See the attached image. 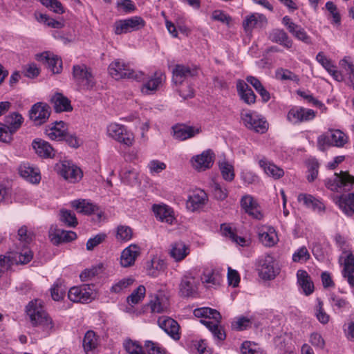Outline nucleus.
<instances>
[{
  "mask_svg": "<svg viewBox=\"0 0 354 354\" xmlns=\"http://www.w3.org/2000/svg\"><path fill=\"white\" fill-rule=\"evenodd\" d=\"M26 312L33 326H40L48 334L53 331V322L44 310L40 300L30 301L26 307Z\"/></svg>",
  "mask_w": 354,
  "mask_h": 354,
  "instance_id": "obj_1",
  "label": "nucleus"
},
{
  "mask_svg": "<svg viewBox=\"0 0 354 354\" xmlns=\"http://www.w3.org/2000/svg\"><path fill=\"white\" fill-rule=\"evenodd\" d=\"M194 315L196 317H204L205 319H212L213 320H201V323L212 333L214 336L218 340H223L225 338V334L221 327L218 325L221 319V315L218 311L207 307L196 308L194 310Z\"/></svg>",
  "mask_w": 354,
  "mask_h": 354,
  "instance_id": "obj_2",
  "label": "nucleus"
},
{
  "mask_svg": "<svg viewBox=\"0 0 354 354\" xmlns=\"http://www.w3.org/2000/svg\"><path fill=\"white\" fill-rule=\"evenodd\" d=\"M349 141L346 133L339 129H329L317 137V146L319 150L326 151L330 147L342 148Z\"/></svg>",
  "mask_w": 354,
  "mask_h": 354,
  "instance_id": "obj_3",
  "label": "nucleus"
},
{
  "mask_svg": "<svg viewBox=\"0 0 354 354\" xmlns=\"http://www.w3.org/2000/svg\"><path fill=\"white\" fill-rule=\"evenodd\" d=\"M353 185L354 177L346 171L335 173L333 176L325 180L326 187L330 191L337 193L351 191Z\"/></svg>",
  "mask_w": 354,
  "mask_h": 354,
  "instance_id": "obj_4",
  "label": "nucleus"
},
{
  "mask_svg": "<svg viewBox=\"0 0 354 354\" xmlns=\"http://www.w3.org/2000/svg\"><path fill=\"white\" fill-rule=\"evenodd\" d=\"M24 122L21 114L13 112L5 118L6 125L0 123V141L9 143L12 140V134L19 129Z\"/></svg>",
  "mask_w": 354,
  "mask_h": 354,
  "instance_id": "obj_5",
  "label": "nucleus"
},
{
  "mask_svg": "<svg viewBox=\"0 0 354 354\" xmlns=\"http://www.w3.org/2000/svg\"><path fill=\"white\" fill-rule=\"evenodd\" d=\"M257 270L259 276L263 280H272L279 273L278 264L270 254H266L259 259Z\"/></svg>",
  "mask_w": 354,
  "mask_h": 354,
  "instance_id": "obj_6",
  "label": "nucleus"
},
{
  "mask_svg": "<svg viewBox=\"0 0 354 354\" xmlns=\"http://www.w3.org/2000/svg\"><path fill=\"white\" fill-rule=\"evenodd\" d=\"M109 136L113 138L121 143V150L123 153L129 152L131 147L132 140L131 133L127 131L124 125L118 123H111L107 127Z\"/></svg>",
  "mask_w": 354,
  "mask_h": 354,
  "instance_id": "obj_7",
  "label": "nucleus"
},
{
  "mask_svg": "<svg viewBox=\"0 0 354 354\" xmlns=\"http://www.w3.org/2000/svg\"><path fill=\"white\" fill-rule=\"evenodd\" d=\"M75 82L81 89L91 90L95 85L91 71L85 64H77L73 67Z\"/></svg>",
  "mask_w": 354,
  "mask_h": 354,
  "instance_id": "obj_8",
  "label": "nucleus"
},
{
  "mask_svg": "<svg viewBox=\"0 0 354 354\" xmlns=\"http://www.w3.org/2000/svg\"><path fill=\"white\" fill-rule=\"evenodd\" d=\"M56 172L66 180L75 183L80 180L83 174L80 168L68 160H62L55 166Z\"/></svg>",
  "mask_w": 354,
  "mask_h": 354,
  "instance_id": "obj_9",
  "label": "nucleus"
},
{
  "mask_svg": "<svg viewBox=\"0 0 354 354\" xmlns=\"http://www.w3.org/2000/svg\"><path fill=\"white\" fill-rule=\"evenodd\" d=\"M95 297L93 286L88 284L72 287L68 292V299L76 303L87 304L94 300Z\"/></svg>",
  "mask_w": 354,
  "mask_h": 354,
  "instance_id": "obj_10",
  "label": "nucleus"
},
{
  "mask_svg": "<svg viewBox=\"0 0 354 354\" xmlns=\"http://www.w3.org/2000/svg\"><path fill=\"white\" fill-rule=\"evenodd\" d=\"M241 119L247 128L257 133H263L268 129L267 122L256 112L243 111L241 113Z\"/></svg>",
  "mask_w": 354,
  "mask_h": 354,
  "instance_id": "obj_11",
  "label": "nucleus"
},
{
  "mask_svg": "<svg viewBox=\"0 0 354 354\" xmlns=\"http://www.w3.org/2000/svg\"><path fill=\"white\" fill-rule=\"evenodd\" d=\"M166 76L161 71H156L151 77H147L146 80L140 87V91L144 95L155 93L164 84Z\"/></svg>",
  "mask_w": 354,
  "mask_h": 354,
  "instance_id": "obj_12",
  "label": "nucleus"
},
{
  "mask_svg": "<svg viewBox=\"0 0 354 354\" xmlns=\"http://www.w3.org/2000/svg\"><path fill=\"white\" fill-rule=\"evenodd\" d=\"M50 114V106L43 102L35 104L29 111L30 119L35 125H41L45 123Z\"/></svg>",
  "mask_w": 354,
  "mask_h": 354,
  "instance_id": "obj_13",
  "label": "nucleus"
},
{
  "mask_svg": "<svg viewBox=\"0 0 354 354\" xmlns=\"http://www.w3.org/2000/svg\"><path fill=\"white\" fill-rule=\"evenodd\" d=\"M207 201V194L203 189H196L189 195L186 206L189 211L195 212L203 208Z\"/></svg>",
  "mask_w": 354,
  "mask_h": 354,
  "instance_id": "obj_14",
  "label": "nucleus"
},
{
  "mask_svg": "<svg viewBox=\"0 0 354 354\" xmlns=\"http://www.w3.org/2000/svg\"><path fill=\"white\" fill-rule=\"evenodd\" d=\"M258 236L260 242L266 247H273L279 242L277 231L271 225H263L259 227Z\"/></svg>",
  "mask_w": 354,
  "mask_h": 354,
  "instance_id": "obj_15",
  "label": "nucleus"
},
{
  "mask_svg": "<svg viewBox=\"0 0 354 354\" xmlns=\"http://www.w3.org/2000/svg\"><path fill=\"white\" fill-rule=\"evenodd\" d=\"M282 24L287 28L289 32L297 39L301 41L305 44H310V37L301 26L294 23L288 16H285L282 19Z\"/></svg>",
  "mask_w": 354,
  "mask_h": 354,
  "instance_id": "obj_16",
  "label": "nucleus"
},
{
  "mask_svg": "<svg viewBox=\"0 0 354 354\" xmlns=\"http://www.w3.org/2000/svg\"><path fill=\"white\" fill-rule=\"evenodd\" d=\"M198 69L195 66L176 64L172 71V81L176 84H181L187 78L197 75Z\"/></svg>",
  "mask_w": 354,
  "mask_h": 354,
  "instance_id": "obj_17",
  "label": "nucleus"
},
{
  "mask_svg": "<svg viewBox=\"0 0 354 354\" xmlns=\"http://www.w3.org/2000/svg\"><path fill=\"white\" fill-rule=\"evenodd\" d=\"M315 117V112L312 109L303 107H293L288 113L287 119L292 124L313 120Z\"/></svg>",
  "mask_w": 354,
  "mask_h": 354,
  "instance_id": "obj_18",
  "label": "nucleus"
},
{
  "mask_svg": "<svg viewBox=\"0 0 354 354\" xmlns=\"http://www.w3.org/2000/svg\"><path fill=\"white\" fill-rule=\"evenodd\" d=\"M241 206L245 213L257 220H261L263 214L258 202L250 195L243 196L241 199Z\"/></svg>",
  "mask_w": 354,
  "mask_h": 354,
  "instance_id": "obj_19",
  "label": "nucleus"
},
{
  "mask_svg": "<svg viewBox=\"0 0 354 354\" xmlns=\"http://www.w3.org/2000/svg\"><path fill=\"white\" fill-rule=\"evenodd\" d=\"M173 136L179 140L192 138L201 132V128L198 126L177 124L172 127Z\"/></svg>",
  "mask_w": 354,
  "mask_h": 354,
  "instance_id": "obj_20",
  "label": "nucleus"
},
{
  "mask_svg": "<svg viewBox=\"0 0 354 354\" xmlns=\"http://www.w3.org/2000/svg\"><path fill=\"white\" fill-rule=\"evenodd\" d=\"M297 201L306 207L311 209L319 214H323L325 212L326 207L323 202L311 194H299L297 196Z\"/></svg>",
  "mask_w": 354,
  "mask_h": 354,
  "instance_id": "obj_21",
  "label": "nucleus"
},
{
  "mask_svg": "<svg viewBox=\"0 0 354 354\" xmlns=\"http://www.w3.org/2000/svg\"><path fill=\"white\" fill-rule=\"evenodd\" d=\"M19 173L23 178L32 184H38L41 180V174L39 168L28 162L20 165Z\"/></svg>",
  "mask_w": 354,
  "mask_h": 354,
  "instance_id": "obj_22",
  "label": "nucleus"
},
{
  "mask_svg": "<svg viewBox=\"0 0 354 354\" xmlns=\"http://www.w3.org/2000/svg\"><path fill=\"white\" fill-rule=\"evenodd\" d=\"M49 237L55 245L69 242L76 239L77 234L73 231H67L52 226L49 230Z\"/></svg>",
  "mask_w": 354,
  "mask_h": 354,
  "instance_id": "obj_23",
  "label": "nucleus"
},
{
  "mask_svg": "<svg viewBox=\"0 0 354 354\" xmlns=\"http://www.w3.org/2000/svg\"><path fill=\"white\" fill-rule=\"evenodd\" d=\"M198 281L191 274H185L180 283V293L181 296L188 297L194 294L198 288Z\"/></svg>",
  "mask_w": 354,
  "mask_h": 354,
  "instance_id": "obj_24",
  "label": "nucleus"
},
{
  "mask_svg": "<svg viewBox=\"0 0 354 354\" xmlns=\"http://www.w3.org/2000/svg\"><path fill=\"white\" fill-rule=\"evenodd\" d=\"M149 305L151 313H165L169 308V298L164 292H159L151 297Z\"/></svg>",
  "mask_w": 354,
  "mask_h": 354,
  "instance_id": "obj_25",
  "label": "nucleus"
},
{
  "mask_svg": "<svg viewBox=\"0 0 354 354\" xmlns=\"http://www.w3.org/2000/svg\"><path fill=\"white\" fill-rule=\"evenodd\" d=\"M153 212L158 220L173 225L176 221L174 210L167 205H153Z\"/></svg>",
  "mask_w": 354,
  "mask_h": 354,
  "instance_id": "obj_26",
  "label": "nucleus"
},
{
  "mask_svg": "<svg viewBox=\"0 0 354 354\" xmlns=\"http://www.w3.org/2000/svg\"><path fill=\"white\" fill-rule=\"evenodd\" d=\"M109 73L115 80L129 77L131 74L129 66L127 65L124 61L120 59H117L110 64Z\"/></svg>",
  "mask_w": 354,
  "mask_h": 354,
  "instance_id": "obj_27",
  "label": "nucleus"
},
{
  "mask_svg": "<svg viewBox=\"0 0 354 354\" xmlns=\"http://www.w3.org/2000/svg\"><path fill=\"white\" fill-rule=\"evenodd\" d=\"M210 151H205L202 153L194 156L192 160V167L197 171H205L212 167L213 158Z\"/></svg>",
  "mask_w": 354,
  "mask_h": 354,
  "instance_id": "obj_28",
  "label": "nucleus"
},
{
  "mask_svg": "<svg viewBox=\"0 0 354 354\" xmlns=\"http://www.w3.org/2000/svg\"><path fill=\"white\" fill-rule=\"evenodd\" d=\"M158 324L165 333L170 335L174 339L178 340L180 339L179 335V325L174 319L167 317H160L158 319Z\"/></svg>",
  "mask_w": 354,
  "mask_h": 354,
  "instance_id": "obj_29",
  "label": "nucleus"
},
{
  "mask_svg": "<svg viewBox=\"0 0 354 354\" xmlns=\"http://www.w3.org/2000/svg\"><path fill=\"white\" fill-rule=\"evenodd\" d=\"M37 59L43 62L53 74L59 73L62 70V60L48 52L37 55Z\"/></svg>",
  "mask_w": 354,
  "mask_h": 354,
  "instance_id": "obj_30",
  "label": "nucleus"
},
{
  "mask_svg": "<svg viewBox=\"0 0 354 354\" xmlns=\"http://www.w3.org/2000/svg\"><path fill=\"white\" fill-rule=\"evenodd\" d=\"M335 203L346 216L354 214V193L342 194L336 198Z\"/></svg>",
  "mask_w": 354,
  "mask_h": 354,
  "instance_id": "obj_31",
  "label": "nucleus"
},
{
  "mask_svg": "<svg viewBox=\"0 0 354 354\" xmlns=\"http://www.w3.org/2000/svg\"><path fill=\"white\" fill-rule=\"evenodd\" d=\"M66 131V124L63 121H59L47 127L45 133L52 140H61L65 137Z\"/></svg>",
  "mask_w": 354,
  "mask_h": 354,
  "instance_id": "obj_32",
  "label": "nucleus"
},
{
  "mask_svg": "<svg viewBox=\"0 0 354 354\" xmlns=\"http://www.w3.org/2000/svg\"><path fill=\"white\" fill-rule=\"evenodd\" d=\"M166 268L165 261L158 257L153 256L151 259L146 263L145 269L147 275L158 277Z\"/></svg>",
  "mask_w": 354,
  "mask_h": 354,
  "instance_id": "obj_33",
  "label": "nucleus"
},
{
  "mask_svg": "<svg viewBox=\"0 0 354 354\" xmlns=\"http://www.w3.org/2000/svg\"><path fill=\"white\" fill-rule=\"evenodd\" d=\"M32 147L35 153L41 158H53L55 155L53 148L44 140L35 139L32 142Z\"/></svg>",
  "mask_w": 354,
  "mask_h": 354,
  "instance_id": "obj_34",
  "label": "nucleus"
},
{
  "mask_svg": "<svg viewBox=\"0 0 354 354\" xmlns=\"http://www.w3.org/2000/svg\"><path fill=\"white\" fill-rule=\"evenodd\" d=\"M236 89L241 99L245 103L250 105L255 102L256 96L252 88L242 80H239L236 82Z\"/></svg>",
  "mask_w": 354,
  "mask_h": 354,
  "instance_id": "obj_35",
  "label": "nucleus"
},
{
  "mask_svg": "<svg viewBox=\"0 0 354 354\" xmlns=\"http://www.w3.org/2000/svg\"><path fill=\"white\" fill-rule=\"evenodd\" d=\"M267 22L266 17L261 14L252 13L245 17L243 26L245 31H251L254 28H261Z\"/></svg>",
  "mask_w": 354,
  "mask_h": 354,
  "instance_id": "obj_36",
  "label": "nucleus"
},
{
  "mask_svg": "<svg viewBox=\"0 0 354 354\" xmlns=\"http://www.w3.org/2000/svg\"><path fill=\"white\" fill-rule=\"evenodd\" d=\"M343 264L342 276L351 288H354V257L353 254L345 256Z\"/></svg>",
  "mask_w": 354,
  "mask_h": 354,
  "instance_id": "obj_37",
  "label": "nucleus"
},
{
  "mask_svg": "<svg viewBox=\"0 0 354 354\" xmlns=\"http://www.w3.org/2000/svg\"><path fill=\"white\" fill-rule=\"evenodd\" d=\"M189 252V246L182 241H178L171 245L169 254L176 261H181Z\"/></svg>",
  "mask_w": 354,
  "mask_h": 354,
  "instance_id": "obj_38",
  "label": "nucleus"
},
{
  "mask_svg": "<svg viewBox=\"0 0 354 354\" xmlns=\"http://www.w3.org/2000/svg\"><path fill=\"white\" fill-rule=\"evenodd\" d=\"M268 37L272 42L277 43L286 48H290L292 46V40L282 29L272 30Z\"/></svg>",
  "mask_w": 354,
  "mask_h": 354,
  "instance_id": "obj_39",
  "label": "nucleus"
},
{
  "mask_svg": "<svg viewBox=\"0 0 354 354\" xmlns=\"http://www.w3.org/2000/svg\"><path fill=\"white\" fill-rule=\"evenodd\" d=\"M297 283L306 295H309L314 290V285L308 272L304 270L297 272Z\"/></svg>",
  "mask_w": 354,
  "mask_h": 354,
  "instance_id": "obj_40",
  "label": "nucleus"
},
{
  "mask_svg": "<svg viewBox=\"0 0 354 354\" xmlns=\"http://www.w3.org/2000/svg\"><path fill=\"white\" fill-rule=\"evenodd\" d=\"M50 101L56 112L70 111L73 109L71 101L62 93L54 94Z\"/></svg>",
  "mask_w": 354,
  "mask_h": 354,
  "instance_id": "obj_41",
  "label": "nucleus"
},
{
  "mask_svg": "<svg viewBox=\"0 0 354 354\" xmlns=\"http://www.w3.org/2000/svg\"><path fill=\"white\" fill-rule=\"evenodd\" d=\"M71 206L78 212L90 215L98 210L96 205L85 199L75 200L71 202Z\"/></svg>",
  "mask_w": 354,
  "mask_h": 354,
  "instance_id": "obj_42",
  "label": "nucleus"
},
{
  "mask_svg": "<svg viewBox=\"0 0 354 354\" xmlns=\"http://www.w3.org/2000/svg\"><path fill=\"white\" fill-rule=\"evenodd\" d=\"M259 165L268 176H271L274 179H279L284 175L283 169L277 167L266 159L260 160Z\"/></svg>",
  "mask_w": 354,
  "mask_h": 354,
  "instance_id": "obj_43",
  "label": "nucleus"
},
{
  "mask_svg": "<svg viewBox=\"0 0 354 354\" xmlns=\"http://www.w3.org/2000/svg\"><path fill=\"white\" fill-rule=\"evenodd\" d=\"M221 280V275L212 270H205L201 276L202 283L207 288H216L220 286Z\"/></svg>",
  "mask_w": 354,
  "mask_h": 354,
  "instance_id": "obj_44",
  "label": "nucleus"
},
{
  "mask_svg": "<svg viewBox=\"0 0 354 354\" xmlns=\"http://www.w3.org/2000/svg\"><path fill=\"white\" fill-rule=\"evenodd\" d=\"M218 167L223 178L228 182L234 179L235 174L234 166L225 159L218 162Z\"/></svg>",
  "mask_w": 354,
  "mask_h": 354,
  "instance_id": "obj_45",
  "label": "nucleus"
},
{
  "mask_svg": "<svg viewBox=\"0 0 354 354\" xmlns=\"http://www.w3.org/2000/svg\"><path fill=\"white\" fill-rule=\"evenodd\" d=\"M329 299L330 305L334 310L337 309L343 311L348 310L351 308L350 303L346 299L335 294H331Z\"/></svg>",
  "mask_w": 354,
  "mask_h": 354,
  "instance_id": "obj_46",
  "label": "nucleus"
},
{
  "mask_svg": "<svg viewBox=\"0 0 354 354\" xmlns=\"http://www.w3.org/2000/svg\"><path fill=\"white\" fill-rule=\"evenodd\" d=\"M97 346V339L95 332L88 330L83 339V347L86 352L95 349Z\"/></svg>",
  "mask_w": 354,
  "mask_h": 354,
  "instance_id": "obj_47",
  "label": "nucleus"
},
{
  "mask_svg": "<svg viewBox=\"0 0 354 354\" xmlns=\"http://www.w3.org/2000/svg\"><path fill=\"white\" fill-rule=\"evenodd\" d=\"M221 231L224 236L229 237L233 242L241 246H244L247 243V241L245 238L237 236L232 227L226 225H221Z\"/></svg>",
  "mask_w": 354,
  "mask_h": 354,
  "instance_id": "obj_48",
  "label": "nucleus"
},
{
  "mask_svg": "<svg viewBox=\"0 0 354 354\" xmlns=\"http://www.w3.org/2000/svg\"><path fill=\"white\" fill-rule=\"evenodd\" d=\"M114 28L116 35L131 32L133 28V18L115 21Z\"/></svg>",
  "mask_w": 354,
  "mask_h": 354,
  "instance_id": "obj_49",
  "label": "nucleus"
},
{
  "mask_svg": "<svg viewBox=\"0 0 354 354\" xmlns=\"http://www.w3.org/2000/svg\"><path fill=\"white\" fill-rule=\"evenodd\" d=\"M102 265L99 264L91 268L85 269L80 275L82 281H88L93 279L102 272Z\"/></svg>",
  "mask_w": 354,
  "mask_h": 354,
  "instance_id": "obj_50",
  "label": "nucleus"
},
{
  "mask_svg": "<svg viewBox=\"0 0 354 354\" xmlns=\"http://www.w3.org/2000/svg\"><path fill=\"white\" fill-rule=\"evenodd\" d=\"M335 241L337 245L342 250V254L340 256L339 261H342L344 263L345 256L348 254H352L349 251V244L346 238L341 236L340 234H336L335 236Z\"/></svg>",
  "mask_w": 354,
  "mask_h": 354,
  "instance_id": "obj_51",
  "label": "nucleus"
},
{
  "mask_svg": "<svg viewBox=\"0 0 354 354\" xmlns=\"http://www.w3.org/2000/svg\"><path fill=\"white\" fill-rule=\"evenodd\" d=\"M132 247V244L129 245L128 247L124 249L121 253L120 265L124 268L129 267L133 263Z\"/></svg>",
  "mask_w": 354,
  "mask_h": 354,
  "instance_id": "obj_52",
  "label": "nucleus"
},
{
  "mask_svg": "<svg viewBox=\"0 0 354 354\" xmlns=\"http://www.w3.org/2000/svg\"><path fill=\"white\" fill-rule=\"evenodd\" d=\"M310 257V254L305 246L300 247L292 254V259L295 263H305Z\"/></svg>",
  "mask_w": 354,
  "mask_h": 354,
  "instance_id": "obj_53",
  "label": "nucleus"
},
{
  "mask_svg": "<svg viewBox=\"0 0 354 354\" xmlns=\"http://www.w3.org/2000/svg\"><path fill=\"white\" fill-rule=\"evenodd\" d=\"M60 220L68 227H75L77 225L75 214L69 210L62 209L60 211Z\"/></svg>",
  "mask_w": 354,
  "mask_h": 354,
  "instance_id": "obj_54",
  "label": "nucleus"
},
{
  "mask_svg": "<svg viewBox=\"0 0 354 354\" xmlns=\"http://www.w3.org/2000/svg\"><path fill=\"white\" fill-rule=\"evenodd\" d=\"M241 354H262L259 346L252 342H244L241 347Z\"/></svg>",
  "mask_w": 354,
  "mask_h": 354,
  "instance_id": "obj_55",
  "label": "nucleus"
},
{
  "mask_svg": "<svg viewBox=\"0 0 354 354\" xmlns=\"http://www.w3.org/2000/svg\"><path fill=\"white\" fill-rule=\"evenodd\" d=\"M66 291L65 286L61 282H57L51 288L52 298L55 301H59L64 298Z\"/></svg>",
  "mask_w": 354,
  "mask_h": 354,
  "instance_id": "obj_56",
  "label": "nucleus"
},
{
  "mask_svg": "<svg viewBox=\"0 0 354 354\" xmlns=\"http://www.w3.org/2000/svg\"><path fill=\"white\" fill-rule=\"evenodd\" d=\"M132 230L127 225H119L117 227L116 239L122 241H127L132 236Z\"/></svg>",
  "mask_w": 354,
  "mask_h": 354,
  "instance_id": "obj_57",
  "label": "nucleus"
},
{
  "mask_svg": "<svg viewBox=\"0 0 354 354\" xmlns=\"http://www.w3.org/2000/svg\"><path fill=\"white\" fill-rule=\"evenodd\" d=\"M40 1L44 6L55 13L62 14L64 12L62 4L57 0H40Z\"/></svg>",
  "mask_w": 354,
  "mask_h": 354,
  "instance_id": "obj_58",
  "label": "nucleus"
},
{
  "mask_svg": "<svg viewBox=\"0 0 354 354\" xmlns=\"http://www.w3.org/2000/svg\"><path fill=\"white\" fill-rule=\"evenodd\" d=\"M145 347L149 354H167V351L156 342L146 341Z\"/></svg>",
  "mask_w": 354,
  "mask_h": 354,
  "instance_id": "obj_59",
  "label": "nucleus"
},
{
  "mask_svg": "<svg viewBox=\"0 0 354 354\" xmlns=\"http://www.w3.org/2000/svg\"><path fill=\"white\" fill-rule=\"evenodd\" d=\"M315 316L319 322L323 324H327L330 319V316L324 311L323 302L320 300H318V304L315 310Z\"/></svg>",
  "mask_w": 354,
  "mask_h": 354,
  "instance_id": "obj_60",
  "label": "nucleus"
},
{
  "mask_svg": "<svg viewBox=\"0 0 354 354\" xmlns=\"http://www.w3.org/2000/svg\"><path fill=\"white\" fill-rule=\"evenodd\" d=\"M147 167L151 174H159L166 169V165L158 160H152L148 163Z\"/></svg>",
  "mask_w": 354,
  "mask_h": 354,
  "instance_id": "obj_61",
  "label": "nucleus"
},
{
  "mask_svg": "<svg viewBox=\"0 0 354 354\" xmlns=\"http://www.w3.org/2000/svg\"><path fill=\"white\" fill-rule=\"evenodd\" d=\"M316 59L327 71L328 73L333 70L335 67L332 61L326 57L322 52H319L317 55Z\"/></svg>",
  "mask_w": 354,
  "mask_h": 354,
  "instance_id": "obj_62",
  "label": "nucleus"
},
{
  "mask_svg": "<svg viewBox=\"0 0 354 354\" xmlns=\"http://www.w3.org/2000/svg\"><path fill=\"white\" fill-rule=\"evenodd\" d=\"M212 187L213 192L216 198L223 201L227 198L228 192L224 186L214 182L213 183Z\"/></svg>",
  "mask_w": 354,
  "mask_h": 354,
  "instance_id": "obj_63",
  "label": "nucleus"
},
{
  "mask_svg": "<svg viewBox=\"0 0 354 354\" xmlns=\"http://www.w3.org/2000/svg\"><path fill=\"white\" fill-rule=\"evenodd\" d=\"M276 76L278 79L281 80H298L297 75H296L290 71L283 68L278 69L276 72Z\"/></svg>",
  "mask_w": 354,
  "mask_h": 354,
  "instance_id": "obj_64",
  "label": "nucleus"
}]
</instances>
